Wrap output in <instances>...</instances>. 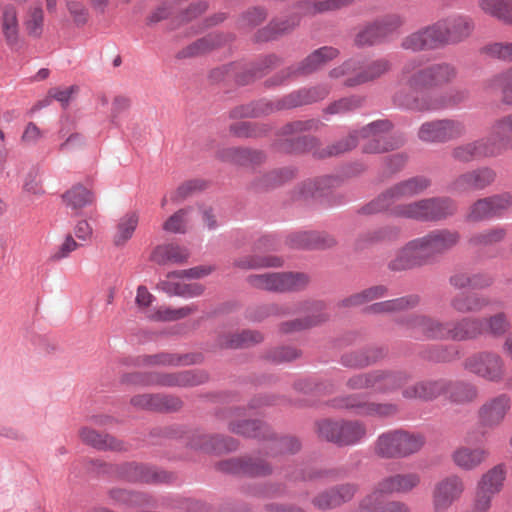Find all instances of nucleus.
<instances>
[{
	"label": "nucleus",
	"mask_w": 512,
	"mask_h": 512,
	"mask_svg": "<svg viewBox=\"0 0 512 512\" xmlns=\"http://www.w3.org/2000/svg\"><path fill=\"white\" fill-rule=\"evenodd\" d=\"M473 31L474 22L470 17L450 15L407 35L401 47L412 52L436 50L465 41Z\"/></svg>",
	"instance_id": "f257e3e1"
},
{
	"label": "nucleus",
	"mask_w": 512,
	"mask_h": 512,
	"mask_svg": "<svg viewBox=\"0 0 512 512\" xmlns=\"http://www.w3.org/2000/svg\"><path fill=\"white\" fill-rule=\"evenodd\" d=\"M456 77L457 69L450 63H436L422 68V60L413 58L403 65L400 74V81L412 91V94L401 92L405 96H421L426 93L423 90L449 84Z\"/></svg>",
	"instance_id": "f03ea898"
},
{
	"label": "nucleus",
	"mask_w": 512,
	"mask_h": 512,
	"mask_svg": "<svg viewBox=\"0 0 512 512\" xmlns=\"http://www.w3.org/2000/svg\"><path fill=\"white\" fill-rule=\"evenodd\" d=\"M392 124L387 120L373 122L360 131L350 133L345 139L328 146L326 150L318 153L319 157L336 156L356 147L359 137L370 138L363 147L365 153H383L400 146L401 140H394L387 133Z\"/></svg>",
	"instance_id": "7ed1b4c3"
},
{
	"label": "nucleus",
	"mask_w": 512,
	"mask_h": 512,
	"mask_svg": "<svg viewBox=\"0 0 512 512\" xmlns=\"http://www.w3.org/2000/svg\"><path fill=\"white\" fill-rule=\"evenodd\" d=\"M456 203L447 197L424 198L396 205L391 216L419 222H436L456 213Z\"/></svg>",
	"instance_id": "20e7f679"
},
{
	"label": "nucleus",
	"mask_w": 512,
	"mask_h": 512,
	"mask_svg": "<svg viewBox=\"0 0 512 512\" xmlns=\"http://www.w3.org/2000/svg\"><path fill=\"white\" fill-rule=\"evenodd\" d=\"M430 184V180L424 176H416L400 181L387 188L378 197L363 206L360 211L365 215L381 212H388L391 215L392 208L397 205L396 202L423 193Z\"/></svg>",
	"instance_id": "39448f33"
},
{
	"label": "nucleus",
	"mask_w": 512,
	"mask_h": 512,
	"mask_svg": "<svg viewBox=\"0 0 512 512\" xmlns=\"http://www.w3.org/2000/svg\"><path fill=\"white\" fill-rule=\"evenodd\" d=\"M425 438L419 433L403 429L389 430L380 434L374 444V452L384 459L406 458L419 452Z\"/></svg>",
	"instance_id": "423d86ee"
},
{
	"label": "nucleus",
	"mask_w": 512,
	"mask_h": 512,
	"mask_svg": "<svg viewBox=\"0 0 512 512\" xmlns=\"http://www.w3.org/2000/svg\"><path fill=\"white\" fill-rule=\"evenodd\" d=\"M391 68L392 63L387 58H377L369 61L350 59L332 69L329 75L335 79L345 77L344 85L355 87L380 78L388 73Z\"/></svg>",
	"instance_id": "0eeeda50"
},
{
	"label": "nucleus",
	"mask_w": 512,
	"mask_h": 512,
	"mask_svg": "<svg viewBox=\"0 0 512 512\" xmlns=\"http://www.w3.org/2000/svg\"><path fill=\"white\" fill-rule=\"evenodd\" d=\"M316 432L320 439L346 447L363 441L367 436V426L359 420L323 419L316 423Z\"/></svg>",
	"instance_id": "6e6552de"
},
{
	"label": "nucleus",
	"mask_w": 512,
	"mask_h": 512,
	"mask_svg": "<svg viewBox=\"0 0 512 512\" xmlns=\"http://www.w3.org/2000/svg\"><path fill=\"white\" fill-rule=\"evenodd\" d=\"M468 98V92L464 89H451L443 94L425 93L421 96H405L397 92L394 101L399 106L416 111H436L447 107L456 106Z\"/></svg>",
	"instance_id": "1a4fd4ad"
},
{
	"label": "nucleus",
	"mask_w": 512,
	"mask_h": 512,
	"mask_svg": "<svg viewBox=\"0 0 512 512\" xmlns=\"http://www.w3.org/2000/svg\"><path fill=\"white\" fill-rule=\"evenodd\" d=\"M207 375L197 371H183L178 373H129L122 377V382L130 385H159V386H194L203 383Z\"/></svg>",
	"instance_id": "9d476101"
},
{
	"label": "nucleus",
	"mask_w": 512,
	"mask_h": 512,
	"mask_svg": "<svg viewBox=\"0 0 512 512\" xmlns=\"http://www.w3.org/2000/svg\"><path fill=\"white\" fill-rule=\"evenodd\" d=\"M247 282L256 289L286 293L305 289L310 278L303 272H273L249 275Z\"/></svg>",
	"instance_id": "9b49d317"
},
{
	"label": "nucleus",
	"mask_w": 512,
	"mask_h": 512,
	"mask_svg": "<svg viewBox=\"0 0 512 512\" xmlns=\"http://www.w3.org/2000/svg\"><path fill=\"white\" fill-rule=\"evenodd\" d=\"M512 207V194L503 192L479 198L474 201L465 213V221L479 223L503 216Z\"/></svg>",
	"instance_id": "f8f14e48"
},
{
	"label": "nucleus",
	"mask_w": 512,
	"mask_h": 512,
	"mask_svg": "<svg viewBox=\"0 0 512 512\" xmlns=\"http://www.w3.org/2000/svg\"><path fill=\"white\" fill-rule=\"evenodd\" d=\"M466 134L465 122L458 118H444L423 123L418 137L430 143H445L463 137Z\"/></svg>",
	"instance_id": "ddd939ff"
},
{
	"label": "nucleus",
	"mask_w": 512,
	"mask_h": 512,
	"mask_svg": "<svg viewBox=\"0 0 512 512\" xmlns=\"http://www.w3.org/2000/svg\"><path fill=\"white\" fill-rule=\"evenodd\" d=\"M464 368L491 382H499L505 375V362L495 352H480L471 355L465 360Z\"/></svg>",
	"instance_id": "4468645a"
},
{
	"label": "nucleus",
	"mask_w": 512,
	"mask_h": 512,
	"mask_svg": "<svg viewBox=\"0 0 512 512\" xmlns=\"http://www.w3.org/2000/svg\"><path fill=\"white\" fill-rule=\"evenodd\" d=\"M465 491L463 479L455 474L446 476L435 483L432 490L434 512H447L458 502Z\"/></svg>",
	"instance_id": "2eb2a0df"
},
{
	"label": "nucleus",
	"mask_w": 512,
	"mask_h": 512,
	"mask_svg": "<svg viewBox=\"0 0 512 512\" xmlns=\"http://www.w3.org/2000/svg\"><path fill=\"white\" fill-rule=\"evenodd\" d=\"M505 145L502 140H494L491 133L472 142L456 146L452 156L460 162H471L475 159L495 158L501 155V148Z\"/></svg>",
	"instance_id": "dca6fc26"
},
{
	"label": "nucleus",
	"mask_w": 512,
	"mask_h": 512,
	"mask_svg": "<svg viewBox=\"0 0 512 512\" xmlns=\"http://www.w3.org/2000/svg\"><path fill=\"white\" fill-rule=\"evenodd\" d=\"M333 406L339 409H349L355 414L366 417H390L398 412V406L394 403H378L368 401L359 395H348L337 398Z\"/></svg>",
	"instance_id": "f3484780"
},
{
	"label": "nucleus",
	"mask_w": 512,
	"mask_h": 512,
	"mask_svg": "<svg viewBox=\"0 0 512 512\" xmlns=\"http://www.w3.org/2000/svg\"><path fill=\"white\" fill-rule=\"evenodd\" d=\"M419 240L430 262L436 256L443 255L456 247L461 240V234L452 229H435L419 237Z\"/></svg>",
	"instance_id": "a211bd4d"
},
{
	"label": "nucleus",
	"mask_w": 512,
	"mask_h": 512,
	"mask_svg": "<svg viewBox=\"0 0 512 512\" xmlns=\"http://www.w3.org/2000/svg\"><path fill=\"white\" fill-rule=\"evenodd\" d=\"M494 169L483 166L458 175L451 182V189L457 193L481 191L491 186L496 180Z\"/></svg>",
	"instance_id": "6ab92c4d"
},
{
	"label": "nucleus",
	"mask_w": 512,
	"mask_h": 512,
	"mask_svg": "<svg viewBox=\"0 0 512 512\" xmlns=\"http://www.w3.org/2000/svg\"><path fill=\"white\" fill-rule=\"evenodd\" d=\"M209 271L203 268H191L178 272H172L167 275V279L159 283L160 288L170 295H178L183 297L199 296L203 292V287L198 283L185 284L175 282L176 278H200L207 275Z\"/></svg>",
	"instance_id": "aec40b11"
},
{
	"label": "nucleus",
	"mask_w": 512,
	"mask_h": 512,
	"mask_svg": "<svg viewBox=\"0 0 512 512\" xmlns=\"http://www.w3.org/2000/svg\"><path fill=\"white\" fill-rule=\"evenodd\" d=\"M421 483V476L416 472L396 473L384 477L375 486L378 496L408 494Z\"/></svg>",
	"instance_id": "412c9836"
},
{
	"label": "nucleus",
	"mask_w": 512,
	"mask_h": 512,
	"mask_svg": "<svg viewBox=\"0 0 512 512\" xmlns=\"http://www.w3.org/2000/svg\"><path fill=\"white\" fill-rule=\"evenodd\" d=\"M358 491V487L353 483H345L329 490L317 494L312 499V504L316 509L329 510L349 502Z\"/></svg>",
	"instance_id": "4be33fe9"
},
{
	"label": "nucleus",
	"mask_w": 512,
	"mask_h": 512,
	"mask_svg": "<svg viewBox=\"0 0 512 512\" xmlns=\"http://www.w3.org/2000/svg\"><path fill=\"white\" fill-rule=\"evenodd\" d=\"M302 309L307 314L306 317L283 323L281 325L282 332L289 333L307 329L325 322L329 317L325 304L321 301L306 302Z\"/></svg>",
	"instance_id": "5701e85b"
},
{
	"label": "nucleus",
	"mask_w": 512,
	"mask_h": 512,
	"mask_svg": "<svg viewBox=\"0 0 512 512\" xmlns=\"http://www.w3.org/2000/svg\"><path fill=\"white\" fill-rule=\"evenodd\" d=\"M428 262L429 261L418 237L409 241L396 253L395 258L390 262L389 267L392 270L401 271L414 266L423 265Z\"/></svg>",
	"instance_id": "b1692460"
},
{
	"label": "nucleus",
	"mask_w": 512,
	"mask_h": 512,
	"mask_svg": "<svg viewBox=\"0 0 512 512\" xmlns=\"http://www.w3.org/2000/svg\"><path fill=\"white\" fill-rule=\"evenodd\" d=\"M428 262L429 261L418 237L409 241L396 253L395 258L390 262L389 267L392 270L401 271L414 266L423 265Z\"/></svg>",
	"instance_id": "393cba45"
},
{
	"label": "nucleus",
	"mask_w": 512,
	"mask_h": 512,
	"mask_svg": "<svg viewBox=\"0 0 512 512\" xmlns=\"http://www.w3.org/2000/svg\"><path fill=\"white\" fill-rule=\"evenodd\" d=\"M449 380H423L412 385H406L402 389V396L406 399H418L423 401L433 400L448 389Z\"/></svg>",
	"instance_id": "a878e982"
},
{
	"label": "nucleus",
	"mask_w": 512,
	"mask_h": 512,
	"mask_svg": "<svg viewBox=\"0 0 512 512\" xmlns=\"http://www.w3.org/2000/svg\"><path fill=\"white\" fill-rule=\"evenodd\" d=\"M408 329L431 339H447L448 322H441L425 315H410L405 320Z\"/></svg>",
	"instance_id": "bb28decb"
},
{
	"label": "nucleus",
	"mask_w": 512,
	"mask_h": 512,
	"mask_svg": "<svg viewBox=\"0 0 512 512\" xmlns=\"http://www.w3.org/2000/svg\"><path fill=\"white\" fill-rule=\"evenodd\" d=\"M510 408V399L502 394L484 403L479 409V419L484 426H496L502 422Z\"/></svg>",
	"instance_id": "cd10ccee"
},
{
	"label": "nucleus",
	"mask_w": 512,
	"mask_h": 512,
	"mask_svg": "<svg viewBox=\"0 0 512 512\" xmlns=\"http://www.w3.org/2000/svg\"><path fill=\"white\" fill-rule=\"evenodd\" d=\"M222 469L232 473H241L247 476H266L271 473L270 465L260 458H235L222 463Z\"/></svg>",
	"instance_id": "c85d7f7f"
},
{
	"label": "nucleus",
	"mask_w": 512,
	"mask_h": 512,
	"mask_svg": "<svg viewBox=\"0 0 512 512\" xmlns=\"http://www.w3.org/2000/svg\"><path fill=\"white\" fill-rule=\"evenodd\" d=\"M481 335L480 318L464 317L448 322L447 339L453 341H466Z\"/></svg>",
	"instance_id": "c756f323"
},
{
	"label": "nucleus",
	"mask_w": 512,
	"mask_h": 512,
	"mask_svg": "<svg viewBox=\"0 0 512 512\" xmlns=\"http://www.w3.org/2000/svg\"><path fill=\"white\" fill-rule=\"evenodd\" d=\"M410 375L403 371L375 370L373 377V392L389 393L398 388H404Z\"/></svg>",
	"instance_id": "7c9ffc66"
},
{
	"label": "nucleus",
	"mask_w": 512,
	"mask_h": 512,
	"mask_svg": "<svg viewBox=\"0 0 512 512\" xmlns=\"http://www.w3.org/2000/svg\"><path fill=\"white\" fill-rule=\"evenodd\" d=\"M190 445L195 449L217 453L232 451L237 447L236 441L232 438H225L218 435H207L203 433L194 434Z\"/></svg>",
	"instance_id": "2f4dec72"
},
{
	"label": "nucleus",
	"mask_w": 512,
	"mask_h": 512,
	"mask_svg": "<svg viewBox=\"0 0 512 512\" xmlns=\"http://www.w3.org/2000/svg\"><path fill=\"white\" fill-rule=\"evenodd\" d=\"M139 223V214L130 211L120 217L112 233V243L116 247H124L133 237Z\"/></svg>",
	"instance_id": "473e14b6"
},
{
	"label": "nucleus",
	"mask_w": 512,
	"mask_h": 512,
	"mask_svg": "<svg viewBox=\"0 0 512 512\" xmlns=\"http://www.w3.org/2000/svg\"><path fill=\"white\" fill-rule=\"evenodd\" d=\"M1 31L6 44L14 49L19 46V24L16 8L11 5H5L2 9Z\"/></svg>",
	"instance_id": "72a5a7b5"
},
{
	"label": "nucleus",
	"mask_w": 512,
	"mask_h": 512,
	"mask_svg": "<svg viewBox=\"0 0 512 512\" xmlns=\"http://www.w3.org/2000/svg\"><path fill=\"white\" fill-rule=\"evenodd\" d=\"M489 305V299L474 293H458L450 300L451 308L460 314L477 313Z\"/></svg>",
	"instance_id": "f704fd0d"
},
{
	"label": "nucleus",
	"mask_w": 512,
	"mask_h": 512,
	"mask_svg": "<svg viewBox=\"0 0 512 512\" xmlns=\"http://www.w3.org/2000/svg\"><path fill=\"white\" fill-rule=\"evenodd\" d=\"M453 463L462 470H472L479 466L486 458L485 450L481 448L471 449L460 446L451 455Z\"/></svg>",
	"instance_id": "c9c22d12"
},
{
	"label": "nucleus",
	"mask_w": 512,
	"mask_h": 512,
	"mask_svg": "<svg viewBox=\"0 0 512 512\" xmlns=\"http://www.w3.org/2000/svg\"><path fill=\"white\" fill-rule=\"evenodd\" d=\"M339 51L334 47H321L308 55L299 65L302 74H310L320 69L329 61L338 57Z\"/></svg>",
	"instance_id": "e433bc0d"
},
{
	"label": "nucleus",
	"mask_w": 512,
	"mask_h": 512,
	"mask_svg": "<svg viewBox=\"0 0 512 512\" xmlns=\"http://www.w3.org/2000/svg\"><path fill=\"white\" fill-rule=\"evenodd\" d=\"M73 129L74 124L68 118L61 121V127L59 129L58 135L59 138L64 140L58 147L60 152H72L80 150L85 146V137L78 132H74Z\"/></svg>",
	"instance_id": "4c0bfd02"
},
{
	"label": "nucleus",
	"mask_w": 512,
	"mask_h": 512,
	"mask_svg": "<svg viewBox=\"0 0 512 512\" xmlns=\"http://www.w3.org/2000/svg\"><path fill=\"white\" fill-rule=\"evenodd\" d=\"M329 92L330 89L326 85H320L309 89H301L288 95L285 99V105L287 107H295L311 104L323 100L328 96Z\"/></svg>",
	"instance_id": "58836bf2"
},
{
	"label": "nucleus",
	"mask_w": 512,
	"mask_h": 512,
	"mask_svg": "<svg viewBox=\"0 0 512 512\" xmlns=\"http://www.w3.org/2000/svg\"><path fill=\"white\" fill-rule=\"evenodd\" d=\"M507 236V229L503 226H493L472 234L468 244L474 248H485L497 245L504 241Z\"/></svg>",
	"instance_id": "ea45409f"
},
{
	"label": "nucleus",
	"mask_w": 512,
	"mask_h": 512,
	"mask_svg": "<svg viewBox=\"0 0 512 512\" xmlns=\"http://www.w3.org/2000/svg\"><path fill=\"white\" fill-rule=\"evenodd\" d=\"M79 437L84 443L99 450L122 449V443L120 441L116 440L115 438L107 434L98 433L94 429L88 427H82L79 430Z\"/></svg>",
	"instance_id": "a19ab883"
},
{
	"label": "nucleus",
	"mask_w": 512,
	"mask_h": 512,
	"mask_svg": "<svg viewBox=\"0 0 512 512\" xmlns=\"http://www.w3.org/2000/svg\"><path fill=\"white\" fill-rule=\"evenodd\" d=\"M188 257L189 253L186 249L173 244L159 245L151 254V260L160 265L183 263Z\"/></svg>",
	"instance_id": "79ce46f5"
},
{
	"label": "nucleus",
	"mask_w": 512,
	"mask_h": 512,
	"mask_svg": "<svg viewBox=\"0 0 512 512\" xmlns=\"http://www.w3.org/2000/svg\"><path fill=\"white\" fill-rule=\"evenodd\" d=\"M62 199L65 205L76 213L94 202L93 193L81 184L67 190Z\"/></svg>",
	"instance_id": "37998d69"
},
{
	"label": "nucleus",
	"mask_w": 512,
	"mask_h": 512,
	"mask_svg": "<svg viewBox=\"0 0 512 512\" xmlns=\"http://www.w3.org/2000/svg\"><path fill=\"white\" fill-rule=\"evenodd\" d=\"M230 417L232 419L229 422V430L232 433L246 437H259L262 434V431L266 429L264 424L260 421L240 419L241 410L239 409L231 412Z\"/></svg>",
	"instance_id": "c03bdc74"
},
{
	"label": "nucleus",
	"mask_w": 512,
	"mask_h": 512,
	"mask_svg": "<svg viewBox=\"0 0 512 512\" xmlns=\"http://www.w3.org/2000/svg\"><path fill=\"white\" fill-rule=\"evenodd\" d=\"M292 245L301 248H328L335 244V239L320 232H301L291 238Z\"/></svg>",
	"instance_id": "a18cd8bd"
},
{
	"label": "nucleus",
	"mask_w": 512,
	"mask_h": 512,
	"mask_svg": "<svg viewBox=\"0 0 512 512\" xmlns=\"http://www.w3.org/2000/svg\"><path fill=\"white\" fill-rule=\"evenodd\" d=\"M387 296V288L383 285L369 287L361 292L350 295L338 303L339 307H358L371 301Z\"/></svg>",
	"instance_id": "49530a36"
},
{
	"label": "nucleus",
	"mask_w": 512,
	"mask_h": 512,
	"mask_svg": "<svg viewBox=\"0 0 512 512\" xmlns=\"http://www.w3.org/2000/svg\"><path fill=\"white\" fill-rule=\"evenodd\" d=\"M481 335L489 334L494 337H501L511 328L510 319L507 313L498 312L488 317L480 318Z\"/></svg>",
	"instance_id": "de8ad7c7"
},
{
	"label": "nucleus",
	"mask_w": 512,
	"mask_h": 512,
	"mask_svg": "<svg viewBox=\"0 0 512 512\" xmlns=\"http://www.w3.org/2000/svg\"><path fill=\"white\" fill-rule=\"evenodd\" d=\"M419 303V297L409 295L394 300L378 302L370 305L367 312L372 314H383L415 307Z\"/></svg>",
	"instance_id": "09e8293b"
},
{
	"label": "nucleus",
	"mask_w": 512,
	"mask_h": 512,
	"mask_svg": "<svg viewBox=\"0 0 512 512\" xmlns=\"http://www.w3.org/2000/svg\"><path fill=\"white\" fill-rule=\"evenodd\" d=\"M479 7L485 14L512 24V0H479Z\"/></svg>",
	"instance_id": "8fccbe9b"
},
{
	"label": "nucleus",
	"mask_w": 512,
	"mask_h": 512,
	"mask_svg": "<svg viewBox=\"0 0 512 512\" xmlns=\"http://www.w3.org/2000/svg\"><path fill=\"white\" fill-rule=\"evenodd\" d=\"M262 339L261 333L246 330L240 334L220 335L218 345L222 348H241L259 343Z\"/></svg>",
	"instance_id": "3c124183"
},
{
	"label": "nucleus",
	"mask_w": 512,
	"mask_h": 512,
	"mask_svg": "<svg viewBox=\"0 0 512 512\" xmlns=\"http://www.w3.org/2000/svg\"><path fill=\"white\" fill-rule=\"evenodd\" d=\"M490 133L494 140L504 141L505 145L501 148V155L512 150V114L495 120Z\"/></svg>",
	"instance_id": "603ef678"
},
{
	"label": "nucleus",
	"mask_w": 512,
	"mask_h": 512,
	"mask_svg": "<svg viewBox=\"0 0 512 512\" xmlns=\"http://www.w3.org/2000/svg\"><path fill=\"white\" fill-rule=\"evenodd\" d=\"M113 500L127 506H151L155 507V500L140 492H132L125 489H113L110 491Z\"/></svg>",
	"instance_id": "864d4df0"
},
{
	"label": "nucleus",
	"mask_w": 512,
	"mask_h": 512,
	"mask_svg": "<svg viewBox=\"0 0 512 512\" xmlns=\"http://www.w3.org/2000/svg\"><path fill=\"white\" fill-rule=\"evenodd\" d=\"M224 42H226V38L218 34H209L186 47L182 51V55L184 57L202 55L220 46Z\"/></svg>",
	"instance_id": "5fc2aeb1"
},
{
	"label": "nucleus",
	"mask_w": 512,
	"mask_h": 512,
	"mask_svg": "<svg viewBox=\"0 0 512 512\" xmlns=\"http://www.w3.org/2000/svg\"><path fill=\"white\" fill-rule=\"evenodd\" d=\"M196 311L197 308L194 304L187 305L178 309L161 306L155 309L153 313H149L148 318L154 321H176L183 319Z\"/></svg>",
	"instance_id": "6e6d98bb"
},
{
	"label": "nucleus",
	"mask_w": 512,
	"mask_h": 512,
	"mask_svg": "<svg viewBox=\"0 0 512 512\" xmlns=\"http://www.w3.org/2000/svg\"><path fill=\"white\" fill-rule=\"evenodd\" d=\"M486 88L490 90H500L502 93V101L505 104L512 105V67L489 79L486 82Z\"/></svg>",
	"instance_id": "4d7b16f0"
},
{
	"label": "nucleus",
	"mask_w": 512,
	"mask_h": 512,
	"mask_svg": "<svg viewBox=\"0 0 512 512\" xmlns=\"http://www.w3.org/2000/svg\"><path fill=\"white\" fill-rule=\"evenodd\" d=\"M443 395H447L455 403H467L477 397V390L471 384L449 381L448 389Z\"/></svg>",
	"instance_id": "13d9d810"
},
{
	"label": "nucleus",
	"mask_w": 512,
	"mask_h": 512,
	"mask_svg": "<svg viewBox=\"0 0 512 512\" xmlns=\"http://www.w3.org/2000/svg\"><path fill=\"white\" fill-rule=\"evenodd\" d=\"M283 259L278 256H244L235 261V266L241 269H258L264 267H280Z\"/></svg>",
	"instance_id": "bf43d9fd"
},
{
	"label": "nucleus",
	"mask_w": 512,
	"mask_h": 512,
	"mask_svg": "<svg viewBox=\"0 0 512 512\" xmlns=\"http://www.w3.org/2000/svg\"><path fill=\"white\" fill-rule=\"evenodd\" d=\"M400 235L401 228L397 225L390 224L367 232L363 235V240L369 244L392 242L399 239Z\"/></svg>",
	"instance_id": "052dcab7"
},
{
	"label": "nucleus",
	"mask_w": 512,
	"mask_h": 512,
	"mask_svg": "<svg viewBox=\"0 0 512 512\" xmlns=\"http://www.w3.org/2000/svg\"><path fill=\"white\" fill-rule=\"evenodd\" d=\"M24 27L29 36L34 38L41 37L44 30V12L39 5L29 8L24 21Z\"/></svg>",
	"instance_id": "680f3d73"
},
{
	"label": "nucleus",
	"mask_w": 512,
	"mask_h": 512,
	"mask_svg": "<svg viewBox=\"0 0 512 512\" xmlns=\"http://www.w3.org/2000/svg\"><path fill=\"white\" fill-rule=\"evenodd\" d=\"M123 474L127 480L135 482H151L161 480L159 475L152 469L135 463L126 464Z\"/></svg>",
	"instance_id": "e2e57ef3"
},
{
	"label": "nucleus",
	"mask_w": 512,
	"mask_h": 512,
	"mask_svg": "<svg viewBox=\"0 0 512 512\" xmlns=\"http://www.w3.org/2000/svg\"><path fill=\"white\" fill-rule=\"evenodd\" d=\"M363 98L360 96H349L330 103L324 110V114L340 115L354 111L361 107Z\"/></svg>",
	"instance_id": "0e129e2a"
},
{
	"label": "nucleus",
	"mask_w": 512,
	"mask_h": 512,
	"mask_svg": "<svg viewBox=\"0 0 512 512\" xmlns=\"http://www.w3.org/2000/svg\"><path fill=\"white\" fill-rule=\"evenodd\" d=\"M504 479L505 475L503 469L500 466L494 467L483 475L478 484V488L495 495L500 491Z\"/></svg>",
	"instance_id": "69168bd1"
},
{
	"label": "nucleus",
	"mask_w": 512,
	"mask_h": 512,
	"mask_svg": "<svg viewBox=\"0 0 512 512\" xmlns=\"http://www.w3.org/2000/svg\"><path fill=\"white\" fill-rule=\"evenodd\" d=\"M504 479L505 475L503 469L500 466L494 467L483 475L478 484V488L495 495L500 491Z\"/></svg>",
	"instance_id": "338daca9"
},
{
	"label": "nucleus",
	"mask_w": 512,
	"mask_h": 512,
	"mask_svg": "<svg viewBox=\"0 0 512 512\" xmlns=\"http://www.w3.org/2000/svg\"><path fill=\"white\" fill-rule=\"evenodd\" d=\"M183 358L168 354L161 353L155 355H143L139 356L136 360L138 366H177L181 364Z\"/></svg>",
	"instance_id": "774afa93"
}]
</instances>
